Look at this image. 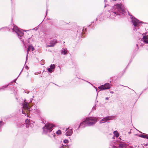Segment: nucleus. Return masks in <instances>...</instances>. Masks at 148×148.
Instances as JSON below:
<instances>
[{
	"label": "nucleus",
	"instance_id": "obj_15",
	"mask_svg": "<svg viewBox=\"0 0 148 148\" xmlns=\"http://www.w3.org/2000/svg\"><path fill=\"white\" fill-rule=\"evenodd\" d=\"M67 51L64 49H63L61 50V53L64 55L66 54L67 53Z\"/></svg>",
	"mask_w": 148,
	"mask_h": 148
},
{
	"label": "nucleus",
	"instance_id": "obj_33",
	"mask_svg": "<svg viewBox=\"0 0 148 148\" xmlns=\"http://www.w3.org/2000/svg\"><path fill=\"white\" fill-rule=\"evenodd\" d=\"M106 5H105V7H106Z\"/></svg>",
	"mask_w": 148,
	"mask_h": 148
},
{
	"label": "nucleus",
	"instance_id": "obj_18",
	"mask_svg": "<svg viewBox=\"0 0 148 148\" xmlns=\"http://www.w3.org/2000/svg\"><path fill=\"white\" fill-rule=\"evenodd\" d=\"M9 85V84H8V85H5V86H2L0 89H0H4L5 88L7 87Z\"/></svg>",
	"mask_w": 148,
	"mask_h": 148
},
{
	"label": "nucleus",
	"instance_id": "obj_38",
	"mask_svg": "<svg viewBox=\"0 0 148 148\" xmlns=\"http://www.w3.org/2000/svg\"><path fill=\"white\" fill-rule=\"evenodd\" d=\"M130 133H131V132H129V134H130Z\"/></svg>",
	"mask_w": 148,
	"mask_h": 148
},
{
	"label": "nucleus",
	"instance_id": "obj_19",
	"mask_svg": "<svg viewBox=\"0 0 148 148\" xmlns=\"http://www.w3.org/2000/svg\"><path fill=\"white\" fill-rule=\"evenodd\" d=\"M29 48V49H30V50H32V51H33L34 50V48L32 46L30 45L28 47Z\"/></svg>",
	"mask_w": 148,
	"mask_h": 148
},
{
	"label": "nucleus",
	"instance_id": "obj_9",
	"mask_svg": "<svg viewBox=\"0 0 148 148\" xmlns=\"http://www.w3.org/2000/svg\"><path fill=\"white\" fill-rule=\"evenodd\" d=\"M57 43V40H56L53 39L51 40L50 42V45H47V47H53Z\"/></svg>",
	"mask_w": 148,
	"mask_h": 148
},
{
	"label": "nucleus",
	"instance_id": "obj_1",
	"mask_svg": "<svg viewBox=\"0 0 148 148\" xmlns=\"http://www.w3.org/2000/svg\"><path fill=\"white\" fill-rule=\"evenodd\" d=\"M112 11L114 15H120L121 14H124L126 12V10L122 4H118L113 6Z\"/></svg>",
	"mask_w": 148,
	"mask_h": 148
},
{
	"label": "nucleus",
	"instance_id": "obj_21",
	"mask_svg": "<svg viewBox=\"0 0 148 148\" xmlns=\"http://www.w3.org/2000/svg\"><path fill=\"white\" fill-rule=\"evenodd\" d=\"M56 133L58 135L60 134L61 133V132L60 130H58V131L56 132Z\"/></svg>",
	"mask_w": 148,
	"mask_h": 148
},
{
	"label": "nucleus",
	"instance_id": "obj_36",
	"mask_svg": "<svg viewBox=\"0 0 148 148\" xmlns=\"http://www.w3.org/2000/svg\"><path fill=\"white\" fill-rule=\"evenodd\" d=\"M27 66H26V67H25V68H26V69H27Z\"/></svg>",
	"mask_w": 148,
	"mask_h": 148
},
{
	"label": "nucleus",
	"instance_id": "obj_26",
	"mask_svg": "<svg viewBox=\"0 0 148 148\" xmlns=\"http://www.w3.org/2000/svg\"><path fill=\"white\" fill-rule=\"evenodd\" d=\"M63 145V146H62V148H68V147L66 146L64 148V146L63 145Z\"/></svg>",
	"mask_w": 148,
	"mask_h": 148
},
{
	"label": "nucleus",
	"instance_id": "obj_43",
	"mask_svg": "<svg viewBox=\"0 0 148 148\" xmlns=\"http://www.w3.org/2000/svg\"><path fill=\"white\" fill-rule=\"evenodd\" d=\"M21 73V72H20V73H19V74H20Z\"/></svg>",
	"mask_w": 148,
	"mask_h": 148
},
{
	"label": "nucleus",
	"instance_id": "obj_5",
	"mask_svg": "<svg viewBox=\"0 0 148 148\" xmlns=\"http://www.w3.org/2000/svg\"><path fill=\"white\" fill-rule=\"evenodd\" d=\"M131 18L132 19V22L135 27H139L140 25V23H142L133 16L131 17Z\"/></svg>",
	"mask_w": 148,
	"mask_h": 148
},
{
	"label": "nucleus",
	"instance_id": "obj_3",
	"mask_svg": "<svg viewBox=\"0 0 148 148\" xmlns=\"http://www.w3.org/2000/svg\"><path fill=\"white\" fill-rule=\"evenodd\" d=\"M98 119L96 117H90L86 119V124L88 126L94 125L97 121Z\"/></svg>",
	"mask_w": 148,
	"mask_h": 148
},
{
	"label": "nucleus",
	"instance_id": "obj_29",
	"mask_svg": "<svg viewBox=\"0 0 148 148\" xmlns=\"http://www.w3.org/2000/svg\"><path fill=\"white\" fill-rule=\"evenodd\" d=\"M110 92L112 94H113L114 93V92L113 91H110Z\"/></svg>",
	"mask_w": 148,
	"mask_h": 148
},
{
	"label": "nucleus",
	"instance_id": "obj_34",
	"mask_svg": "<svg viewBox=\"0 0 148 148\" xmlns=\"http://www.w3.org/2000/svg\"><path fill=\"white\" fill-rule=\"evenodd\" d=\"M130 16H131V17H132V15H131H131H130Z\"/></svg>",
	"mask_w": 148,
	"mask_h": 148
},
{
	"label": "nucleus",
	"instance_id": "obj_11",
	"mask_svg": "<svg viewBox=\"0 0 148 148\" xmlns=\"http://www.w3.org/2000/svg\"><path fill=\"white\" fill-rule=\"evenodd\" d=\"M86 120L84 121L83 122L81 123L80 125L79 126L78 129L80 126L82 127H85L88 126L86 124Z\"/></svg>",
	"mask_w": 148,
	"mask_h": 148
},
{
	"label": "nucleus",
	"instance_id": "obj_12",
	"mask_svg": "<svg viewBox=\"0 0 148 148\" xmlns=\"http://www.w3.org/2000/svg\"><path fill=\"white\" fill-rule=\"evenodd\" d=\"M50 67V68H48L47 69L50 73H51L52 72L53 70H54L55 68V65L54 64H51Z\"/></svg>",
	"mask_w": 148,
	"mask_h": 148
},
{
	"label": "nucleus",
	"instance_id": "obj_4",
	"mask_svg": "<svg viewBox=\"0 0 148 148\" xmlns=\"http://www.w3.org/2000/svg\"><path fill=\"white\" fill-rule=\"evenodd\" d=\"M12 30L13 32L14 31L16 33L19 38L23 36V33L21 31L17 26L14 25Z\"/></svg>",
	"mask_w": 148,
	"mask_h": 148
},
{
	"label": "nucleus",
	"instance_id": "obj_17",
	"mask_svg": "<svg viewBox=\"0 0 148 148\" xmlns=\"http://www.w3.org/2000/svg\"><path fill=\"white\" fill-rule=\"evenodd\" d=\"M125 146V144H119V147L120 148H121L124 147Z\"/></svg>",
	"mask_w": 148,
	"mask_h": 148
},
{
	"label": "nucleus",
	"instance_id": "obj_23",
	"mask_svg": "<svg viewBox=\"0 0 148 148\" xmlns=\"http://www.w3.org/2000/svg\"><path fill=\"white\" fill-rule=\"evenodd\" d=\"M96 104H95V106L93 107L92 108V110H96Z\"/></svg>",
	"mask_w": 148,
	"mask_h": 148
},
{
	"label": "nucleus",
	"instance_id": "obj_2",
	"mask_svg": "<svg viewBox=\"0 0 148 148\" xmlns=\"http://www.w3.org/2000/svg\"><path fill=\"white\" fill-rule=\"evenodd\" d=\"M54 125L51 123L46 124L43 128V133L45 134H48L49 136L51 137H54L55 134L52 132V128Z\"/></svg>",
	"mask_w": 148,
	"mask_h": 148
},
{
	"label": "nucleus",
	"instance_id": "obj_20",
	"mask_svg": "<svg viewBox=\"0 0 148 148\" xmlns=\"http://www.w3.org/2000/svg\"><path fill=\"white\" fill-rule=\"evenodd\" d=\"M30 50V49H29V48L28 47V48H27V56H26V60L27 59L28 54L29 53L28 52Z\"/></svg>",
	"mask_w": 148,
	"mask_h": 148
},
{
	"label": "nucleus",
	"instance_id": "obj_30",
	"mask_svg": "<svg viewBox=\"0 0 148 148\" xmlns=\"http://www.w3.org/2000/svg\"><path fill=\"white\" fill-rule=\"evenodd\" d=\"M133 29L134 30H135L136 29V28L135 27H134V29Z\"/></svg>",
	"mask_w": 148,
	"mask_h": 148
},
{
	"label": "nucleus",
	"instance_id": "obj_39",
	"mask_svg": "<svg viewBox=\"0 0 148 148\" xmlns=\"http://www.w3.org/2000/svg\"><path fill=\"white\" fill-rule=\"evenodd\" d=\"M47 11H46L47 13Z\"/></svg>",
	"mask_w": 148,
	"mask_h": 148
},
{
	"label": "nucleus",
	"instance_id": "obj_16",
	"mask_svg": "<svg viewBox=\"0 0 148 148\" xmlns=\"http://www.w3.org/2000/svg\"><path fill=\"white\" fill-rule=\"evenodd\" d=\"M114 135L116 137H118L119 136V134L117 131H115L114 132Z\"/></svg>",
	"mask_w": 148,
	"mask_h": 148
},
{
	"label": "nucleus",
	"instance_id": "obj_32",
	"mask_svg": "<svg viewBox=\"0 0 148 148\" xmlns=\"http://www.w3.org/2000/svg\"><path fill=\"white\" fill-rule=\"evenodd\" d=\"M27 93H29V91L27 92Z\"/></svg>",
	"mask_w": 148,
	"mask_h": 148
},
{
	"label": "nucleus",
	"instance_id": "obj_40",
	"mask_svg": "<svg viewBox=\"0 0 148 148\" xmlns=\"http://www.w3.org/2000/svg\"><path fill=\"white\" fill-rule=\"evenodd\" d=\"M136 46H138V45L137 44H136Z\"/></svg>",
	"mask_w": 148,
	"mask_h": 148
},
{
	"label": "nucleus",
	"instance_id": "obj_14",
	"mask_svg": "<svg viewBox=\"0 0 148 148\" xmlns=\"http://www.w3.org/2000/svg\"><path fill=\"white\" fill-rule=\"evenodd\" d=\"M135 135L140 137L148 139V135H147L136 134Z\"/></svg>",
	"mask_w": 148,
	"mask_h": 148
},
{
	"label": "nucleus",
	"instance_id": "obj_13",
	"mask_svg": "<svg viewBox=\"0 0 148 148\" xmlns=\"http://www.w3.org/2000/svg\"><path fill=\"white\" fill-rule=\"evenodd\" d=\"M146 44L148 43V37L146 36H144L142 40Z\"/></svg>",
	"mask_w": 148,
	"mask_h": 148
},
{
	"label": "nucleus",
	"instance_id": "obj_22",
	"mask_svg": "<svg viewBox=\"0 0 148 148\" xmlns=\"http://www.w3.org/2000/svg\"><path fill=\"white\" fill-rule=\"evenodd\" d=\"M68 142H69V141L67 140L66 139L64 140V143L65 144H66V143H68Z\"/></svg>",
	"mask_w": 148,
	"mask_h": 148
},
{
	"label": "nucleus",
	"instance_id": "obj_24",
	"mask_svg": "<svg viewBox=\"0 0 148 148\" xmlns=\"http://www.w3.org/2000/svg\"><path fill=\"white\" fill-rule=\"evenodd\" d=\"M29 122V120L28 119H26L25 120V122L26 124H28V123Z\"/></svg>",
	"mask_w": 148,
	"mask_h": 148
},
{
	"label": "nucleus",
	"instance_id": "obj_35",
	"mask_svg": "<svg viewBox=\"0 0 148 148\" xmlns=\"http://www.w3.org/2000/svg\"><path fill=\"white\" fill-rule=\"evenodd\" d=\"M130 16H131V17H132V15H131H131H130Z\"/></svg>",
	"mask_w": 148,
	"mask_h": 148
},
{
	"label": "nucleus",
	"instance_id": "obj_25",
	"mask_svg": "<svg viewBox=\"0 0 148 148\" xmlns=\"http://www.w3.org/2000/svg\"><path fill=\"white\" fill-rule=\"evenodd\" d=\"M22 114H26V113L23 110H22Z\"/></svg>",
	"mask_w": 148,
	"mask_h": 148
},
{
	"label": "nucleus",
	"instance_id": "obj_37",
	"mask_svg": "<svg viewBox=\"0 0 148 148\" xmlns=\"http://www.w3.org/2000/svg\"><path fill=\"white\" fill-rule=\"evenodd\" d=\"M27 66H26V67H25V68H26V69H27Z\"/></svg>",
	"mask_w": 148,
	"mask_h": 148
},
{
	"label": "nucleus",
	"instance_id": "obj_31",
	"mask_svg": "<svg viewBox=\"0 0 148 148\" xmlns=\"http://www.w3.org/2000/svg\"><path fill=\"white\" fill-rule=\"evenodd\" d=\"M113 148H115V146H113Z\"/></svg>",
	"mask_w": 148,
	"mask_h": 148
},
{
	"label": "nucleus",
	"instance_id": "obj_10",
	"mask_svg": "<svg viewBox=\"0 0 148 148\" xmlns=\"http://www.w3.org/2000/svg\"><path fill=\"white\" fill-rule=\"evenodd\" d=\"M23 105V109L25 110H27L26 111L27 113V114L28 112L29 111V110H28L29 109V107L27 105V103H24L22 104Z\"/></svg>",
	"mask_w": 148,
	"mask_h": 148
},
{
	"label": "nucleus",
	"instance_id": "obj_8",
	"mask_svg": "<svg viewBox=\"0 0 148 148\" xmlns=\"http://www.w3.org/2000/svg\"><path fill=\"white\" fill-rule=\"evenodd\" d=\"M65 131H66L65 133L66 136H71L73 134V132L72 129H69V128H64L63 129Z\"/></svg>",
	"mask_w": 148,
	"mask_h": 148
},
{
	"label": "nucleus",
	"instance_id": "obj_27",
	"mask_svg": "<svg viewBox=\"0 0 148 148\" xmlns=\"http://www.w3.org/2000/svg\"><path fill=\"white\" fill-rule=\"evenodd\" d=\"M105 99L106 100H108L109 99V98L108 97H106V98Z\"/></svg>",
	"mask_w": 148,
	"mask_h": 148
},
{
	"label": "nucleus",
	"instance_id": "obj_41",
	"mask_svg": "<svg viewBox=\"0 0 148 148\" xmlns=\"http://www.w3.org/2000/svg\"><path fill=\"white\" fill-rule=\"evenodd\" d=\"M96 91H97V88H96Z\"/></svg>",
	"mask_w": 148,
	"mask_h": 148
},
{
	"label": "nucleus",
	"instance_id": "obj_7",
	"mask_svg": "<svg viewBox=\"0 0 148 148\" xmlns=\"http://www.w3.org/2000/svg\"><path fill=\"white\" fill-rule=\"evenodd\" d=\"M114 117V116H108L105 117L100 121V123H101L104 122H107L108 121L112 119Z\"/></svg>",
	"mask_w": 148,
	"mask_h": 148
},
{
	"label": "nucleus",
	"instance_id": "obj_28",
	"mask_svg": "<svg viewBox=\"0 0 148 148\" xmlns=\"http://www.w3.org/2000/svg\"><path fill=\"white\" fill-rule=\"evenodd\" d=\"M16 79H17V78L15 79L13 81V82H15L16 81Z\"/></svg>",
	"mask_w": 148,
	"mask_h": 148
},
{
	"label": "nucleus",
	"instance_id": "obj_6",
	"mask_svg": "<svg viewBox=\"0 0 148 148\" xmlns=\"http://www.w3.org/2000/svg\"><path fill=\"white\" fill-rule=\"evenodd\" d=\"M111 88V84L109 83H107L104 85L99 86L98 88L101 90L108 89Z\"/></svg>",
	"mask_w": 148,
	"mask_h": 148
},
{
	"label": "nucleus",
	"instance_id": "obj_44",
	"mask_svg": "<svg viewBox=\"0 0 148 148\" xmlns=\"http://www.w3.org/2000/svg\"><path fill=\"white\" fill-rule=\"evenodd\" d=\"M21 73V72H20V73H19V74H20Z\"/></svg>",
	"mask_w": 148,
	"mask_h": 148
},
{
	"label": "nucleus",
	"instance_id": "obj_42",
	"mask_svg": "<svg viewBox=\"0 0 148 148\" xmlns=\"http://www.w3.org/2000/svg\"><path fill=\"white\" fill-rule=\"evenodd\" d=\"M21 73V72H20V73H19V74H20Z\"/></svg>",
	"mask_w": 148,
	"mask_h": 148
}]
</instances>
